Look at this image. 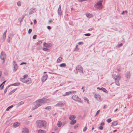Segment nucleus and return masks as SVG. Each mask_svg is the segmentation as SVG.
Returning <instances> with one entry per match:
<instances>
[{
    "instance_id": "nucleus-26",
    "label": "nucleus",
    "mask_w": 133,
    "mask_h": 133,
    "mask_svg": "<svg viewBox=\"0 0 133 133\" xmlns=\"http://www.w3.org/2000/svg\"><path fill=\"white\" fill-rule=\"evenodd\" d=\"M118 124V122L117 121H114L112 123V125L116 126Z\"/></svg>"
},
{
    "instance_id": "nucleus-35",
    "label": "nucleus",
    "mask_w": 133,
    "mask_h": 133,
    "mask_svg": "<svg viewBox=\"0 0 133 133\" xmlns=\"http://www.w3.org/2000/svg\"><path fill=\"white\" fill-rule=\"evenodd\" d=\"M26 81L27 82H26L25 83L28 84H29L30 83H31V82L30 79H29L27 80H26Z\"/></svg>"
},
{
    "instance_id": "nucleus-51",
    "label": "nucleus",
    "mask_w": 133,
    "mask_h": 133,
    "mask_svg": "<svg viewBox=\"0 0 133 133\" xmlns=\"http://www.w3.org/2000/svg\"><path fill=\"white\" fill-rule=\"evenodd\" d=\"M84 35L86 36H89L91 34H84Z\"/></svg>"
},
{
    "instance_id": "nucleus-12",
    "label": "nucleus",
    "mask_w": 133,
    "mask_h": 133,
    "mask_svg": "<svg viewBox=\"0 0 133 133\" xmlns=\"http://www.w3.org/2000/svg\"><path fill=\"white\" fill-rule=\"evenodd\" d=\"M29 132V129L26 128H24L22 129V132L23 133H28Z\"/></svg>"
},
{
    "instance_id": "nucleus-15",
    "label": "nucleus",
    "mask_w": 133,
    "mask_h": 133,
    "mask_svg": "<svg viewBox=\"0 0 133 133\" xmlns=\"http://www.w3.org/2000/svg\"><path fill=\"white\" fill-rule=\"evenodd\" d=\"M76 116L74 115H71L69 117V119L70 120H74Z\"/></svg>"
},
{
    "instance_id": "nucleus-50",
    "label": "nucleus",
    "mask_w": 133,
    "mask_h": 133,
    "mask_svg": "<svg viewBox=\"0 0 133 133\" xmlns=\"http://www.w3.org/2000/svg\"><path fill=\"white\" fill-rule=\"evenodd\" d=\"M17 4L18 6H20L21 5V2H18L17 3Z\"/></svg>"
},
{
    "instance_id": "nucleus-28",
    "label": "nucleus",
    "mask_w": 133,
    "mask_h": 133,
    "mask_svg": "<svg viewBox=\"0 0 133 133\" xmlns=\"http://www.w3.org/2000/svg\"><path fill=\"white\" fill-rule=\"evenodd\" d=\"M2 38L3 41L4 42L5 41L6 38L5 34H3L2 36Z\"/></svg>"
},
{
    "instance_id": "nucleus-5",
    "label": "nucleus",
    "mask_w": 133,
    "mask_h": 133,
    "mask_svg": "<svg viewBox=\"0 0 133 133\" xmlns=\"http://www.w3.org/2000/svg\"><path fill=\"white\" fill-rule=\"evenodd\" d=\"M6 58V55L3 51H2L1 55V59L3 60L2 63L4 62Z\"/></svg>"
},
{
    "instance_id": "nucleus-63",
    "label": "nucleus",
    "mask_w": 133,
    "mask_h": 133,
    "mask_svg": "<svg viewBox=\"0 0 133 133\" xmlns=\"http://www.w3.org/2000/svg\"><path fill=\"white\" fill-rule=\"evenodd\" d=\"M64 84V83H61L60 84V86H62Z\"/></svg>"
},
{
    "instance_id": "nucleus-9",
    "label": "nucleus",
    "mask_w": 133,
    "mask_h": 133,
    "mask_svg": "<svg viewBox=\"0 0 133 133\" xmlns=\"http://www.w3.org/2000/svg\"><path fill=\"white\" fill-rule=\"evenodd\" d=\"M76 70H78L79 72L80 73H83L82 67L80 65H78L77 66Z\"/></svg>"
},
{
    "instance_id": "nucleus-36",
    "label": "nucleus",
    "mask_w": 133,
    "mask_h": 133,
    "mask_svg": "<svg viewBox=\"0 0 133 133\" xmlns=\"http://www.w3.org/2000/svg\"><path fill=\"white\" fill-rule=\"evenodd\" d=\"M59 66L61 67H64L66 66V65L65 63H63L61 64Z\"/></svg>"
},
{
    "instance_id": "nucleus-38",
    "label": "nucleus",
    "mask_w": 133,
    "mask_h": 133,
    "mask_svg": "<svg viewBox=\"0 0 133 133\" xmlns=\"http://www.w3.org/2000/svg\"><path fill=\"white\" fill-rule=\"evenodd\" d=\"M14 107V106L13 105H11L10 106H9V107L6 109V111H8L9 109L11 108H12Z\"/></svg>"
},
{
    "instance_id": "nucleus-61",
    "label": "nucleus",
    "mask_w": 133,
    "mask_h": 133,
    "mask_svg": "<svg viewBox=\"0 0 133 133\" xmlns=\"http://www.w3.org/2000/svg\"><path fill=\"white\" fill-rule=\"evenodd\" d=\"M47 28L49 29H51V27H50V26H47Z\"/></svg>"
},
{
    "instance_id": "nucleus-31",
    "label": "nucleus",
    "mask_w": 133,
    "mask_h": 133,
    "mask_svg": "<svg viewBox=\"0 0 133 133\" xmlns=\"http://www.w3.org/2000/svg\"><path fill=\"white\" fill-rule=\"evenodd\" d=\"M76 101H77L78 102L81 103H83L82 101L80 98H79L78 97V98Z\"/></svg>"
},
{
    "instance_id": "nucleus-54",
    "label": "nucleus",
    "mask_w": 133,
    "mask_h": 133,
    "mask_svg": "<svg viewBox=\"0 0 133 133\" xmlns=\"http://www.w3.org/2000/svg\"><path fill=\"white\" fill-rule=\"evenodd\" d=\"M104 125V122H103L101 123L100 124L101 126H102L103 125Z\"/></svg>"
},
{
    "instance_id": "nucleus-32",
    "label": "nucleus",
    "mask_w": 133,
    "mask_h": 133,
    "mask_svg": "<svg viewBox=\"0 0 133 133\" xmlns=\"http://www.w3.org/2000/svg\"><path fill=\"white\" fill-rule=\"evenodd\" d=\"M13 36L12 35H11L10 36H9V38L8 40V42L9 43L11 39L12 38V37Z\"/></svg>"
},
{
    "instance_id": "nucleus-1",
    "label": "nucleus",
    "mask_w": 133,
    "mask_h": 133,
    "mask_svg": "<svg viewBox=\"0 0 133 133\" xmlns=\"http://www.w3.org/2000/svg\"><path fill=\"white\" fill-rule=\"evenodd\" d=\"M46 122L45 121L43 120H37L36 123L37 127L39 128L45 127L46 125Z\"/></svg>"
},
{
    "instance_id": "nucleus-24",
    "label": "nucleus",
    "mask_w": 133,
    "mask_h": 133,
    "mask_svg": "<svg viewBox=\"0 0 133 133\" xmlns=\"http://www.w3.org/2000/svg\"><path fill=\"white\" fill-rule=\"evenodd\" d=\"M20 79L21 81L23 83H25L26 82H27L26 81V80H25L24 78H20Z\"/></svg>"
},
{
    "instance_id": "nucleus-60",
    "label": "nucleus",
    "mask_w": 133,
    "mask_h": 133,
    "mask_svg": "<svg viewBox=\"0 0 133 133\" xmlns=\"http://www.w3.org/2000/svg\"><path fill=\"white\" fill-rule=\"evenodd\" d=\"M52 22V20H50L49 21V23H50Z\"/></svg>"
},
{
    "instance_id": "nucleus-47",
    "label": "nucleus",
    "mask_w": 133,
    "mask_h": 133,
    "mask_svg": "<svg viewBox=\"0 0 133 133\" xmlns=\"http://www.w3.org/2000/svg\"><path fill=\"white\" fill-rule=\"evenodd\" d=\"M103 127L102 126H100L99 127V128L100 129V130H103Z\"/></svg>"
},
{
    "instance_id": "nucleus-37",
    "label": "nucleus",
    "mask_w": 133,
    "mask_h": 133,
    "mask_svg": "<svg viewBox=\"0 0 133 133\" xmlns=\"http://www.w3.org/2000/svg\"><path fill=\"white\" fill-rule=\"evenodd\" d=\"M84 99L85 100L87 101V102L88 104H89V101L88 98L86 97H84Z\"/></svg>"
},
{
    "instance_id": "nucleus-59",
    "label": "nucleus",
    "mask_w": 133,
    "mask_h": 133,
    "mask_svg": "<svg viewBox=\"0 0 133 133\" xmlns=\"http://www.w3.org/2000/svg\"><path fill=\"white\" fill-rule=\"evenodd\" d=\"M37 22V21L35 19L34 21V24H36Z\"/></svg>"
},
{
    "instance_id": "nucleus-13",
    "label": "nucleus",
    "mask_w": 133,
    "mask_h": 133,
    "mask_svg": "<svg viewBox=\"0 0 133 133\" xmlns=\"http://www.w3.org/2000/svg\"><path fill=\"white\" fill-rule=\"evenodd\" d=\"M95 98L97 99V100L99 101L100 100L101 97L100 95L99 94H95Z\"/></svg>"
},
{
    "instance_id": "nucleus-55",
    "label": "nucleus",
    "mask_w": 133,
    "mask_h": 133,
    "mask_svg": "<svg viewBox=\"0 0 133 133\" xmlns=\"http://www.w3.org/2000/svg\"><path fill=\"white\" fill-rule=\"evenodd\" d=\"M28 75H25L23 76V78H25L27 77Z\"/></svg>"
},
{
    "instance_id": "nucleus-34",
    "label": "nucleus",
    "mask_w": 133,
    "mask_h": 133,
    "mask_svg": "<svg viewBox=\"0 0 133 133\" xmlns=\"http://www.w3.org/2000/svg\"><path fill=\"white\" fill-rule=\"evenodd\" d=\"M16 89H16L12 90L9 92V95H11L15 91Z\"/></svg>"
},
{
    "instance_id": "nucleus-10",
    "label": "nucleus",
    "mask_w": 133,
    "mask_h": 133,
    "mask_svg": "<svg viewBox=\"0 0 133 133\" xmlns=\"http://www.w3.org/2000/svg\"><path fill=\"white\" fill-rule=\"evenodd\" d=\"M48 76L47 74L44 75L42 77L41 81L43 83L48 78Z\"/></svg>"
},
{
    "instance_id": "nucleus-19",
    "label": "nucleus",
    "mask_w": 133,
    "mask_h": 133,
    "mask_svg": "<svg viewBox=\"0 0 133 133\" xmlns=\"http://www.w3.org/2000/svg\"><path fill=\"white\" fill-rule=\"evenodd\" d=\"M78 97V96L75 95H73L72 97L73 99L75 101H76Z\"/></svg>"
},
{
    "instance_id": "nucleus-11",
    "label": "nucleus",
    "mask_w": 133,
    "mask_h": 133,
    "mask_svg": "<svg viewBox=\"0 0 133 133\" xmlns=\"http://www.w3.org/2000/svg\"><path fill=\"white\" fill-rule=\"evenodd\" d=\"M64 104L65 103L64 102H60L56 105L55 106L62 107L64 105Z\"/></svg>"
},
{
    "instance_id": "nucleus-30",
    "label": "nucleus",
    "mask_w": 133,
    "mask_h": 133,
    "mask_svg": "<svg viewBox=\"0 0 133 133\" xmlns=\"http://www.w3.org/2000/svg\"><path fill=\"white\" fill-rule=\"evenodd\" d=\"M20 84L19 83H16L14 84H12L11 85H14V86H18Z\"/></svg>"
},
{
    "instance_id": "nucleus-64",
    "label": "nucleus",
    "mask_w": 133,
    "mask_h": 133,
    "mask_svg": "<svg viewBox=\"0 0 133 133\" xmlns=\"http://www.w3.org/2000/svg\"><path fill=\"white\" fill-rule=\"evenodd\" d=\"M117 70L119 72V71H121V70L119 69H117Z\"/></svg>"
},
{
    "instance_id": "nucleus-52",
    "label": "nucleus",
    "mask_w": 133,
    "mask_h": 133,
    "mask_svg": "<svg viewBox=\"0 0 133 133\" xmlns=\"http://www.w3.org/2000/svg\"><path fill=\"white\" fill-rule=\"evenodd\" d=\"M37 35H34L33 37V38L34 39H35L36 38Z\"/></svg>"
},
{
    "instance_id": "nucleus-29",
    "label": "nucleus",
    "mask_w": 133,
    "mask_h": 133,
    "mask_svg": "<svg viewBox=\"0 0 133 133\" xmlns=\"http://www.w3.org/2000/svg\"><path fill=\"white\" fill-rule=\"evenodd\" d=\"M11 86V85H8L6 88L4 90V93L5 94L6 92H7V90H8V88L9 87Z\"/></svg>"
},
{
    "instance_id": "nucleus-25",
    "label": "nucleus",
    "mask_w": 133,
    "mask_h": 133,
    "mask_svg": "<svg viewBox=\"0 0 133 133\" xmlns=\"http://www.w3.org/2000/svg\"><path fill=\"white\" fill-rule=\"evenodd\" d=\"M62 58L61 57H60L57 59V62L58 63H59V62H61L62 61Z\"/></svg>"
},
{
    "instance_id": "nucleus-57",
    "label": "nucleus",
    "mask_w": 133,
    "mask_h": 133,
    "mask_svg": "<svg viewBox=\"0 0 133 133\" xmlns=\"http://www.w3.org/2000/svg\"><path fill=\"white\" fill-rule=\"evenodd\" d=\"M58 10H61V5H59Z\"/></svg>"
},
{
    "instance_id": "nucleus-62",
    "label": "nucleus",
    "mask_w": 133,
    "mask_h": 133,
    "mask_svg": "<svg viewBox=\"0 0 133 133\" xmlns=\"http://www.w3.org/2000/svg\"><path fill=\"white\" fill-rule=\"evenodd\" d=\"M77 46H78V45H76V48H75V50H74V51H76V49H77Z\"/></svg>"
},
{
    "instance_id": "nucleus-21",
    "label": "nucleus",
    "mask_w": 133,
    "mask_h": 133,
    "mask_svg": "<svg viewBox=\"0 0 133 133\" xmlns=\"http://www.w3.org/2000/svg\"><path fill=\"white\" fill-rule=\"evenodd\" d=\"M76 120H72L70 122V123L71 125H74L76 123Z\"/></svg>"
},
{
    "instance_id": "nucleus-41",
    "label": "nucleus",
    "mask_w": 133,
    "mask_h": 133,
    "mask_svg": "<svg viewBox=\"0 0 133 133\" xmlns=\"http://www.w3.org/2000/svg\"><path fill=\"white\" fill-rule=\"evenodd\" d=\"M42 49L44 51H49V50L47 48H43Z\"/></svg>"
},
{
    "instance_id": "nucleus-4",
    "label": "nucleus",
    "mask_w": 133,
    "mask_h": 133,
    "mask_svg": "<svg viewBox=\"0 0 133 133\" xmlns=\"http://www.w3.org/2000/svg\"><path fill=\"white\" fill-rule=\"evenodd\" d=\"M33 104L35 105L32 108V110L36 109L41 105V104L39 103H38V102L37 101L34 103Z\"/></svg>"
},
{
    "instance_id": "nucleus-16",
    "label": "nucleus",
    "mask_w": 133,
    "mask_h": 133,
    "mask_svg": "<svg viewBox=\"0 0 133 133\" xmlns=\"http://www.w3.org/2000/svg\"><path fill=\"white\" fill-rule=\"evenodd\" d=\"M126 77L127 78H130V73L129 71H127L125 74Z\"/></svg>"
},
{
    "instance_id": "nucleus-14",
    "label": "nucleus",
    "mask_w": 133,
    "mask_h": 133,
    "mask_svg": "<svg viewBox=\"0 0 133 133\" xmlns=\"http://www.w3.org/2000/svg\"><path fill=\"white\" fill-rule=\"evenodd\" d=\"M20 125L19 123L18 122L15 123L13 125V127L14 128H16L18 126Z\"/></svg>"
},
{
    "instance_id": "nucleus-56",
    "label": "nucleus",
    "mask_w": 133,
    "mask_h": 133,
    "mask_svg": "<svg viewBox=\"0 0 133 133\" xmlns=\"http://www.w3.org/2000/svg\"><path fill=\"white\" fill-rule=\"evenodd\" d=\"M32 31V30L31 29H29L28 31L29 33H31Z\"/></svg>"
},
{
    "instance_id": "nucleus-53",
    "label": "nucleus",
    "mask_w": 133,
    "mask_h": 133,
    "mask_svg": "<svg viewBox=\"0 0 133 133\" xmlns=\"http://www.w3.org/2000/svg\"><path fill=\"white\" fill-rule=\"evenodd\" d=\"M78 127L77 124H76L74 126V128L75 129H76Z\"/></svg>"
},
{
    "instance_id": "nucleus-20",
    "label": "nucleus",
    "mask_w": 133,
    "mask_h": 133,
    "mask_svg": "<svg viewBox=\"0 0 133 133\" xmlns=\"http://www.w3.org/2000/svg\"><path fill=\"white\" fill-rule=\"evenodd\" d=\"M24 103V101H22L21 102H19V103H18L17 105V107H19V106L20 105H22Z\"/></svg>"
},
{
    "instance_id": "nucleus-23",
    "label": "nucleus",
    "mask_w": 133,
    "mask_h": 133,
    "mask_svg": "<svg viewBox=\"0 0 133 133\" xmlns=\"http://www.w3.org/2000/svg\"><path fill=\"white\" fill-rule=\"evenodd\" d=\"M86 16L87 17L89 18H90L93 17L92 15L90 13H87L86 14Z\"/></svg>"
},
{
    "instance_id": "nucleus-40",
    "label": "nucleus",
    "mask_w": 133,
    "mask_h": 133,
    "mask_svg": "<svg viewBox=\"0 0 133 133\" xmlns=\"http://www.w3.org/2000/svg\"><path fill=\"white\" fill-rule=\"evenodd\" d=\"M51 107L50 106H48L45 108V109L46 110H49L51 109Z\"/></svg>"
},
{
    "instance_id": "nucleus-27",
    "label": "nucleus",
    "mask_w": 133,
    "mask_h": 133,
    "mask_svg": "<svg viewBox=\"0 0 133 133\" xmlns=\"http://www.w3.org/2000/svg\"><path fill=\"white\" fill-rule=\"evenodd\" d=\"M62 123L61 121H58L57 123V126L58 127H60L62 125Z\"/></svg>"
},
{
    "instance_id": "nucleus-7",
    "label": "nucleus",
    "mask_w": 133,
    "mask_h": 133,
    "mask_svg": "<svg viewBox=\"0 0 133 133\" xmlns=\"http://www.w3.org/2000/svg\"><path fill=\"white\" fill-rule=\"evenodd\" d=\"M37 101L38 102V103H39L40 104H41V103H44L49 102H47V101H49L48 99L45 100L43 99H40L37 100Z\"/></svg>"
},
{
    "instance_id": "nucleus-58",
    "label": "nucleus",
    "mask_w": 133,
    "mask_h": 133,
    "mask_svg": "<svg viewBox=\"0 0 133 133\" xmlns=\"http://www.w3.org/2000/svg\"><path fill=\"white\" fill-rule=\"evenodd\" d=\"M26 64V62H22L21 64V65H23V64Z\"/></svg>"
},
{
    "instance_id": "nucleus-17",
    "label": "nucleus",
    "mask_w": 133,
    "mask_h": 133,
    "mask_svg": "<svg viewBox=\"0 0 133 133\" xmlns=\"http://www.w3.org/2000/svg\"><path fill=\"white\" fill-rule=\"evenodd\" d=\"M51 45V44L50 43H47L45 42H44L43 43V45L45 47H48L49 46H51L50 45Z\"/></svg>"
},
{
    "instance_id": "nucleus-46",
    "label": "nucleus",
    "mask_w": 133,
    "mask_h": 133,
    "mask_svg": "<svg viewBox=\"0 0 133 133\" xmlns=\"http://www.w3.org/2000/svg\"><path fill=\"white\" fill-rule=\"evenodd\" d=\"M111 121V118H109L107 120V122L108 123H110V122Z\"/></svg>"
},
{
    "instance_id": "nucleus-22",
    "label": "nucleus",
    "mask_w": 133,
    "mask_h": 133,
    "mask_svg": "<svg viewBox=\"0 0 133 133\" xmlns=\"http://www.w3.org/2000/svg\"><path fill=\"white\" fill-rule=\"evenodd\" d=\"M46 132L45 131L41 129L39 130L38 131V133H46Z\"/></svg>"
},
{
    "instance_id": "nucleus-33",
    "label": "nucleus",
    "mask_w": 133,
    "mask_h": 133,
    "mask_svg": "<svg viewBox=\"0 0 133 133\" xmlns=\"http://www.w3.org/2000/svg\"><path fill=\"white\" fill-rule=\"evenodd\" d=\"M58 14L60 15H61L62 14V11L61 10H58Z\"/></svg>"
},
{
    "instance_id": "nucleus-42",
    "label": "nucleus",
    "mask_w": 133,
    "mask_h": 133,
    "mask_svg": "<svg viewBox=\"0 0 133 133\" xmlns=\"http://www.w3.org/2000/svg\"><path fill=\"white\" fill-rule=\"evenodd\" d=\"M42 43V42L41 41H38L37 43L36 44V45H39L41 44Z\"/></svg>"
},
{
    "instance_id": "nucleus-6",
    "label": "nucleus",
    "mask_w": 133,
    "mask_h": 133,
    "mask_svg": "<svg viewBox=\"0 0 133 133\" xmlns=\"http://www.w3.org/2000/svg\"><path fill=\"white\" fill-rule=\"evenodd\" d=\"M13 65L14 66L13 70L14 71H15L18 68V66L15 61H14L13 62Z\"/></svg>"
},
{
    "instance_id": "nucleus-18",
    "label": "nucleus",
    "mask_w": 133,
    "mask_h": 133,
    "mask_svg": "<svg viewBox=\"0 0 133 133\" xmlns=\"http://www.w3.org/2000/svg\"><path fill=\"white\" fill-rule=\"evenodd\" d=\"M97 89H99V90H102L104 92H106V91H107V90L105 88H104L103 87H102V88H100L99 87H97Z\"/></svg>"
},
{
    "instance_id": "nucleus-43",
    "label": "nucleus",
    "mask_w": 133,
    "mask_h": 133,
    "mask_svg": "<svg viewBox=\"0 0 133 133\" xmlns=\"http://www.w3.org/2000/svg\"><path fill=\"white\" fill-rule=\"evenodd\" d=\"M4 85H2V84H1L0 85V88L1 87V90H2L3 89V87H4Z\"/></svg>"
},
{
    "instance_id": "nucleus-44",
    "label": "nucleus",
    "mask_w": 133,
    "mask_h": 133,
    "mask_svg": "<svg viewBox=\"0 0 133 133\" xmlns=\"http://www.w3.org/2000/svg\"><path fill=\"white\" fill-rule=\"evenodd\" d=\"M122 45H123L122 43H120L119 44H118L117 45V46L119 47H120V46H122Z\"/></svg>"
},
{
    "instance_id": "nucleus-8",
    "label": "nucleus",
    "mask_w": 133,
    "mask_h": 133,
    "mask_svg": "<svg viewBox=\"0 0 133 133\" xmlns=\"http://www.w3.org/2000/svg\"><path fill=\"white\" fill-rule=\"evenodd\" d=\"M76 92V91H72L69 92H66L63 95V96H68L70 94H74Z\"/></svg>"
},
{
    "instance_id": "nucleus-3",
    "label": "nucleus",
    "mask_w": 133,
    "mask_h": 133,
    "mask_svg": "<svg viewBox=\"0 0 133 133\" xmlns=\"http://www.w3.org/2000/svg\"><path fill=\"white\" fill-rule=\"evenodd\" d=\"M102 1H100L97 2L94 5L95 7L98 9H101L103 8Z\"/></svg>"
},
{
    "instance_id": "nucleus-2",
    "label": "nucleus",
    "mask_w": 133,
    "mask_h": 133,
    "mask_svg": "<svg viewBox=\"0 0 133 133\" xmlns=\"http://www.w3.org/2000/svg\"><path fill=\"white\" fill-rule=\"evenodd\" d=\"M112 78L115 80V83L118 86L120 85L119 81L121 79V76L119 75L113 74L112 75Z\"/></svg>"
},
{
    "instance_id": "nucleus-49",
    "label": "nucleus",
    "mask_w": 133,
    "mask_h": 133,
    "mask_svg": "<svg viewBox=\"0 0 133 133\" xmlns=\"http://www.w3.org/2000/svg\"><path fill=\"white\" fill-rule=\"evenodd\" d=\"M83 43V42H79L78 43L79 45H82Z\"/></svg>"
},
{
    "instance_id": "nucleus-45",
    "label": "nucleus",
    "mask_w": 133,
    "mask_h": 133,
    "mask_svg": "<svg viewBox=\"0 0 133 133\" xmlns=\"http://www.w3.org/2000/svg\"><path fill=\"white\" fill-rule=\"evenodd\" d=\"M99 112H100V110H98L97 111V112H96V115H95V116H97V115H98V114L99 113Z\"/></svg>"
},
{
    "instance_id": "nucleus-39",
    "label": "nucleus",
    "mask_w": 133,
    "mask_h": 133,
    "mask_svg": "<svg viewBox=\"0 0 133 133\" xmlns=\"http://www.w3.org/2000/svg\"><path fill=\"white\" fill-rule=\"evenodd\" d=\"M34 11L35 10L34 9H31L29 12V14H32V13L34 12Z\"/></svg>"
},
{
    "instance_id": "nucleus-48",
    "label": "nucleus",
    "mask_w": 133,
    "mask_h": 133,
    "mask_svg": "<svg viewBox=\"0 0 133 133\" xmlns=\"http://www.w3.org/2000/svg\"><path fill=\"white\" fill-rule=\"evenodd\" d=\"M87 127L86 126V127H85L84 128H83V131L84 132H85V131L86 130H87Z\"/></svg>"
}]
</instances>
